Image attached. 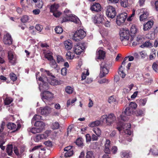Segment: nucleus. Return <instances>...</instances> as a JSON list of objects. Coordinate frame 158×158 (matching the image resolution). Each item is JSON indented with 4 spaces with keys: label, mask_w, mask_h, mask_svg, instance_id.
Returning <instances> with one entry per match:
<instances>
[{
    "label": "nucleus",
    "mask_w": 158,
    "mask_h": 158,
    "mask_svg": "<svg viewBox=\"0 0 158 158\" xmlns=\"http://www.w3.org/2000/svg\"><path fill=\"white\" fill-rule=\"evenodd\" d=\"M147 101V100L146 98L141 99L139 101V104L141 106H144L145 105Z\"/></svg>",
    "instance_id": "nucleus-55"
},
{
    "label": "nucleus",
    "mask_w": 158,
    "mask_h": 158,
    "mask_svg": "<svg viewBox=\"0 0 158 158\" xmlns=\"http://www.w3.org/2000/svg\"><path fill=\"white\" fill-rule=\"evenodd\" d=\"M76 144L78 146H81L83 144V142L81 139H78L76 141Z\"/></svg>",
    "instance_id": "nucleus-59"
},
{
    "label": "nucleus",
    "mask_w": 158,
    "mask_h": 158,
    "mask_svg": "<svg viewBox=\"0 0 158 158\" xmlns=\"http://www.w3.org/2000/svg\"><path fill=\"white\" fill-rule=\"evenodd\" d=\"M100 76L101 77H103L107 74L109 72L108 68L110 65L107 63L103 62L100 65Z\"/></svg>",
    "instance_id": "nucleus-5"
},
{
    "label": "nucleus",
    "mask_w": 158,
    "mask_h": 158,
    "mask_svg": "<svg viewBox=\"0 0 158 158\" xmlns=\"http://www.w3.org/2000/svg\"><path fill=\"white\" fill-rule=\"evenodd\" d=\"M110 141L109 139H106V143L105 144V148L104 151L106 154H105L102 156V158H110L109 155L106 154H109L110 153Z\"/></svg>",
    "instance_id": "nucleus-12"
},
{
    "label": "nucleus",
    "mask_w": 158,
    "mask_h": 158,
    "mask_svg": "<svg viewBox=\"0 0 158 158\" xmlns=\"http://www.w3.org/2000/svg\"><path fill=\"white\" fill-rule=\"evenodd\" d=\"M59 126V123L58 122H55L52 124L51 127L53 129H58Z\"/></svg>",
    "instance_id": "nucleus-47"
},
{
    "label": "nucleus",
    "mask_w": 158,
    "mask_h": 158,
    "mask_svg": "<svg viewBox=\"0 0 158 158\" xmlns=\"http://www.w3.org/2000/svg\"><path fill=\"white\" fill-rule=\"evenodd\" d=\"M85 48L84 43H78L74 48V51L77 55H80L83 52Z\"/></svg>",
    "instance_id": "nucleus-8"
},
{
    "label": "nucleus",
    "mask_w": 158,
    "mask_h": 158,
    "mask_svg": "<svg viewBox=\"0 0 158 158\" xmlns=\"http://www.w3.org/2000/svg\"><path fill=\"white\" fill-rule=\"evenodd\" d=\"M122 158H130L129 153L127 151H123L121 153Z\"/></svg>",
    "instance_id": "nucleus-33"
},
{
    "label": "nucleus",
    "mask_w": 158,
    "mask_h": 158,
    "mask_svg": "<svg viewBox=\"0 0 158 158\" xmlns=\"http://www.w3.org/2000/svg\"><path fill=\"white\" fill-rule=\"evenodd\" d=\"M118 122L117 124L116 129L119 131L122 130H123L124 132L129 135H131V131L130 130L131 127V124L129 123H126L123 122Z\"/></svg>",
    "instance_id": "nucleus-3"
},
{
    "label": "nucleus",
    "mask_w": 158,
    "mask_h": 158,
    "mask_svg": "<svg viewBox=\"0 0 158 158\" xmlns=\"http://www.w3.org/2000/svg\"><path fill=\"white\" fill-rule=\"evenodd\" d=\"M107 118V114L103 115L100 118V122H104V121H106V119Z\"/></svg>",
    "instance_id": "nucleus-58"
},
{
    "label": "nucleus",
    "mask_w": 158,
    "mask_h": 158,
    "mask_svg": "<svg viewBox=\"0 0 158 158\" xmlns=\"http://www.w3.org/2000/svg\"><path fill=\"white\" fill-rule=\"evenodd\" d=\"M153 69L156 72L158 70V61H156L152 65Z\"/></svg>",
    "instance_id": "nucleus-51"
},
{
    "label": "nucleus",
    "mask_w": 158,
    "mask_h": 158,
    "mask_svg": "<svg viewBox=\"0 0 158 158\" xmlns=\"http://www.w3.org/2000/svg\"><path fill=\"white\" fill-rule=\"evenodd\" d=\"M65 49L68 50L71 49L72 47V43L70 40H67L64 43Z\"/></svg>",
    "instance_id": "nucleus-22"
},
{
    "label": "nucleus",
    "mask_w": 158,
    "mask_h": 158,
    "mask_svg": "<svg viewBox=\"0 0 158 158\" xmlns=\"http://www.w3.org/2000/svg\"><path fill=\"white\" fill-rule=\"evenodd\" d=\"M140 55L142 58H144L147 55L146 52L144 51H143L141 52H140Z\"/></svg>",
    "instance_id": "nucleus-61"
},
{
    "label": "nucleus",
    "mask_w": 158,
    "mask_h": 158,
    "mask_svg": "<svg viewBox=\"0 0 158 158\" xmlns=\"http://www.w3.org/2000/svg\"><path fill=\"white\" fill-rule=\"evenodd\" d=\"M105 52L104 51L99 50L96 52V56L98 59H103L105 56Z\"/></svg>",
    "instance_id": "nucleus-21"
},
{
    "label": "nucleus",
    "mask_w": 158,
    "mask_h": 158,
    "mask_svg": "<svg viewBox=\"0 0 158 158\" xmlns=\"http://www.w3.org/2000/svg\"><path fill=\"white\" fill-rule=\"evenodd\" d=\"M101 6L98 3L93 4L91 7L90 9L92 11L98 12L100 11Z\"/></svg>",
    "instance_id": "nucleus-19"
},
{
    "label": "nucleus",
    "mask_w": 158,
    "mask_h": 158,
    "mask_svg": "<svg viewBox=\"0 0 158 158\" xmlns=\"http://www.w3.org/2000/svg\"><path fill=\"white\" fill-rule=\"evenodd\" d=\"M35 29L37 30L41 31L43 29V27L42 25L37 24L35 26Z\"/></svg>",
    "instance_id": "nucleus-62"
},
{
    "label": "nucleus",
    "mask_w": 158,
    "mask_h": 158,
    "mask_svg": "<svg viewBox=\"0 0 158 158\" xmlns=\"http://www.w3.org/2000/svg\"><path fill=\"white\" fill-rule=\"evenodd\" d=\"M86 35V33L84 30L80 29L74 34L73 39L76 41H79L80 40L83 39Z\"/></svg>",
    "instance_id": "nucleus-7"
},
{
    "label": "nucleus",
    "mask_w": 158,
    "mask_h": 158,
    "mask_svg": "<svg viewBox=\"0 0 158 158\" xmlns=\"http://www.w3.org/2000/svg\"><path fill=\"white\" fill-rule=\"evenodd\" d=\"M100 124V120H97L90 123L89 124V126L90 127H95L98 126Z\"/></svg>",
    "instance_id": "nucleus-29"
},
{
    "label": "nucleus",
    "mask_w": 158,
    "mask_h": 158,
    "mask_svg": "<svg viewBox=\"0 0 158 158\" xmlns=\"http://www.w3.org/2000/svg\"><path fill=\"white\" fill-rule=\"evenodd\" d=\"M127 17V14L125 12L122 13L117 16L116 21L117 24L120 26L125 22Z\"/></svg>",
    "instance_id": "nucleus-10"
},
{
    "label": "nucleus",
    "mask_w": 158,
    "mask_h": 158,
    "mask_svg": "<svg viewBox=\"0 0 158 158\" xmlns=\"http://www.w3.org/2000/svg\"><path fill=\"white\" fill-rule=\"evenodd\" d=\"M66 57L67 59H72L74 58V56L73 53L68 52L66 54Z\"/></svg>",
    "instance_id": "nucleus-40"
},
{
    "label": "nucleus",
    "mask_w": 158,
    "mask_h": 158,
    "mask_svg": "<svg viewBox=\"0 0 158 158\" xmlns=\"http://www.w3.org/2000/svg\"><path fill=\"white\" fill-rule=\"evenodd\" d=\"M86 158H94L93 152L91 151L87 152L86 153Z\"/></svg>",
    "instance_id": "nucleus-46"
},
{
    "label": "nucleus",
    "mask_w": 158,
    "mask_h": 158,
    "mask_svg": "<svg viewBox=\"0 0 158 158\" xmlns=\"http://www.w3.org/2000/svg\"><path fill=\"white\" fill-rule=\"evenodd\" d=\"M59 7L58 4H54L51 6L50 7V11L53 13L57 11V9Z\"/></svg>",
    "instance_id": "nucleus-30"
},
{
    "label": "nucleus",
    "mask_w": 158,
    "mask_h": 158,
    "mask_svg": "<svg viewBox=\"0 0 158 158\" xmlns=\"http://www.w3.org/2000/svg\"><path fill=\"white\" fill-rule=\"evenodd\" d=\"M153 46L152 44L149 41L146 42L144 44L141 45L140 47L141 48L144 47L151 48Z\"/></svg>",
    "instance_id": "nucleus-31"
},
{
    "label": "nucleus",
    "mask_w": 158,
    "mask_h": 158,
    "mask_svg": "<svg viewBox=\"0 0 158 158\" xmlns=\"http://www.w3.org/2000/svg\"><path fill=\"white\" fill-rule=\"evenodd\" d=\"M8 58L10 62L14 64L16 63V57L13 51H10L8 52Z\"/></svg>",
    "instance_id": "nucleus-14"
},
{
    "label": "nucleus",
    "mask_w": 158,
    "mask_h": 158,
    "mask_svg": "<svg viewBox=\"0 0 158 158\" xmlns=\"http://www.w3.org/2000/svg\"><path fill=\"white\" fill-rule=\"evenodd\" d=\"M123 69V66L121 65L120 67L119 68V72L118 73L121 77L122 78H124L125 77L126 74L124 73Z\"/></svg>",
    "instance_id": "nucleus-45"
},
{
    "label": "nucleus",
    "mask_w": 158,
    "mask_h": 158,
    "mask_svg": "<svg viewBox=\"0 0 158 158\" xmlns=\"http://www.w3.org/2000/svg\"><path fill=\"white\" fill-rule=\"evenodd\" d=\"M10 79L13 81H15L17 80V77L16 75L13 73H11L10 74Z\"/></svg>",
    "instance_id": "nucleus-54"
},
{
    "label": "nucleus",
    "mask_w": 158,
    "mask_h": 158,
    "mask_svg": "<svg viewBox=\"0 0 158 158\" xmlns=\"http://www.w3.org/2000/svg\"><path fill=\"white\" fill-rule=\"evenodd\" d=\"M153 25V21H149L143 25V30L144 31H148L150 30Z\"/></svg>",
    "instance_id": "nucleus-18"
},
{
    "label": "nucleus",
    "mask_w": 158,
    "mask_h": 158,
    "mask_svg": "<svg viewBox=\"0 0 158 158\" xmlns=\"http://www.w3.org/2000/svg\"><path fill=\"white\" fill-rule=\"evenodd\" d=\"M137 29L136 28L135 26L132 25L130 29V35L131 37L130 40L131 41H132L133 40V38L135 34L137 32Z\"/></svg>",
    "instance_id": "nucleus-23"
},
{
    "label": "nucleus",
    "mask_w": 158,
    "mask_h": 158,
    "mask_svg": "<svg viewBox=\"0 0 158 158\" xmlns=\"http://www.w3.org/2000/svg\"><path fill=\"white\" fill-rule=\"evenodd\" d=\"M98 83L100 84H102L104 83H108L109 82L108 80L106 78H103L98 81Z\"/></svg>",
    "instance_id": "nucleus-57"
},
{
    "label": "nucleus",
    "mask_w": 158,
    "mask_h": 158,
    "mask_svg": "<svg viewBox=\"0 0 158 158\" xmlns=\"http://www.w3.org/2000/svg\"><path fill=\"white\" fill-rule=\"evenodd\" d=\"M115 99L114 98L113 96H111L109 98L108 102L109 103H111L115 102Z\"/></svg>",
    "instance_id": "nucleus-63"
},
{
    "label": "nucleus",
    "mask_w": 158,
    "mask_h": 158,
    "mask_svg": "<svg viewBox=\"0 0 158 158\" xmlns=\"http://www.w3.org/2000/svg\"><path fill=\"white\" fill-rule=\"evenodd\" d=\"M139 14L141 15L139 17L140 20L143 21L146 19L149 15L148 10L145 8H142L140 10Z\"/></svg>",
    "instance_id": "nucleus-13"
},
{
    "label": "nucleus",
    "mask_w": 158,
    "mask_h": 158,
    "mask_svg": "<svg viewBox=\"0 0 158 158\" xmlns=\"http://www.w3.org/2000/svg\"><path fill=\"white\" fill-rule=\"evenodd\" d=\"M137 105L135 103L131 102L129 104V106L128 107L129 108H131L132 110L133 109H135L137 107Z\"/></svg>",
    "instance_id": "nucleus-52"
},
{
    "label": "nucleus",
    "mask_w": 158,
    "mask_h": 158,
    "mask_svg": "<svg viewBox=\"0 0 158 158\" xmlns=\"http://www.w3.org/2000/svg\"><path fill=\"white\" fill-rule=\"evenodd\" d=\"M143 80L144 81L145 84L147 85L150 84L152 81V78H148V79H144Z\"/></svg>",
    "instance_id": "nucleus-53"
},
{
    "label": "nucleus",
    "mask_w": 158,
    "mask_h": 158,
    "mask_svg": "<svg viewBox=\"0 0 158 158\" xmlns=\"http://www.w3.org/2000/svg\"><path fill=\"white\" fill-rule=\"evenodd\" d=\"M33 124H34V125L42 131L44 128V126H45L44 123L41 121H37L35 122H34Z\"/></svg>",
    "instance_id": "nucleus-20"
},
{
    "label": "nucleus",
    "mask_w": 158,
    "mask_h": 158,
    "mask_svg": "<svg viewBox=\"0 0 158 158\" xmlns=\"http://www.w3.org/2000/svg\"><path fill=\"white\" fill-rule=\"evenodd\" d=\"M53 53L50 51H47L45 54L44 57L48 60L50 61L53 59L52 56Z\"/></svg>",
    "instance_id": "nucleus-27"
},
{
    "label": "nucleus",
    "mask_w": 158,
    "mask_h": 158,
    "mask_svg": "<svg viewBox=\"0 0 158 158\" xmlns=\"http://www.w3.org/2000/svg\"><path fill=\"white\" fill-rule=\"evenodd\" d=\"M12 99L10 98L7 97L4 100V103L6 105H8L13 101Z\"/></svg>",
    "instance_id": "nucleus-42"
},
{
    "label": "nucleus",
    "mask_w": 158,
    "mask_h": 158,
    "mask_svg": "<svg viewBox=\"0 0 158 158\" xmlns=\"http://www.w3.org/2000/svg\"><path fill=\"white\" fill-rule=\"evenodd\" d=\"M69 10H65L64 11L65 16L62 19L61 23L67 22L68 21H71L77 24H79L80 23V21L79 19L76 16L69 14Z\"/></svg>",
    "instance_id": "nucleus-2"
},
{
    "label": "nucleus",
    "mask_w": 158,
    "mask_h": 158,
    "mask_svg": "<svg viewBox=\"0 0 158 158\" xmlns=\"http://www.w3.org/2000/svg\"><path fill=\"white\" fill-rule=\"evenodd\" d=\"M36 6L39 8H42L43 6V2L42 0H39L38 2H37Z\"/></svg>",
    "instance_id": "nucleus-56"
},
{
    "label": "nucleus",
    "mask_w": 158,
    "mask_h": 158,
    "mask_svg": "<svg viewBox=\"0 0 158 158\" xmlns=\"http://www.w3.org/2000/svg\"><path fill=\"white\" fill-rule=\"evenodd\" d=\"M29 19V17L27 15H25L22 17L21 20L22 23H25L28 22Z\"/></svg>",
    "instance_id": "nucleus-43"
},
{
    "label": "nucleus",
    "mask_w": 158,
    "mask_h": 158,
    "mask_svg": "<svg viewBox=\"0 0 158 158\" xmlns=\"http://www.w3.org/2000/svg\"><path fill=\"white\" fill-rule=\"evenodd\" d=\"M41 119V116L39 115L35 114L32 118L31 120V123L33 124L34 122H35L36 121L38 120H40Z\"/></svg>",
    "instance_id": "nucleus-37"
},
{
    "label": "nucleus",
    "mask_w": 158,
    "mask_h": 158,
    "mask_svg": "<svg viewBox=\"0 0 158 158\" xmlns=\"http://www.w3.org/2000/svg\"><path fill=\"white\" fill-rule=\"evenodd\" d=\"M128 107H127L125 110L124 112L122 113L120 115V119L119 118L118 122L119 121L121 122L127 121L128 119V116H131L133 112V110Z\"/></svg>",
    "instance_id": "nucleus-4"
},
{
    "label": "nucleus",
    "mask_w": 158,
    "mask_h": 158,
    "mask_svg": "<svg viewBox=\"0 0 158 158\" xmlns=\"http://www.w3.org/2000/svg\"><path fill=\"white\" fill-rule=\"evenodd\" d=\"M40 113L42 114L47 115L49 114L51 110V108L49 106H46L44 107H40Z\"/></svg>",
    "instance_id": "nucleus-17"
},
{
    "label": "nucleus",
    "mask_w": 158,
    "mask_h": 158,
    "mask_svg": "<svg viewBox=\"0 0 158 158\" xmlns=\"http://www.w3.org/2000/svg\"><path fill=\"white\" fill-rule=\"evenodd\" d=\"M150 152H151L154 156H157L158 155V150L154 146L150 149Z\"/></svg>",
    "instance_id": "nucleus-32"
},
{
    "label": "nucleus",
    "mask_w": 158,
    "mask_h": 158,
    "mask_svg": "<svg viewBox=\"0 0 158 158\" xmlns=\"http://www.w3.org/2000/svg\"><path fill=\"white\" fill-rule=\"evenodd\" d=\"M89 73L88 71L87 72L86 74L85 73H83L81 76V80L83 81L86 78V76H88L89 75Z\"/></svg>",
    "instance_id": "nucleus-60"
},
{
    "label": "nucleus",
    "mask_w": 158,
    "mask_h": 158,
    "mask_svg": "<svg viewBox=\"0 0 158 158\" xmlns=\"http://www.w3.org/2000/svg\"><path fill=\"white\" fill-rule=\"evenodd\" d=\"M109 31L108 30L103 28L100 30V33L102 37H105L108 35Z\"/></svg>",
    "instance_id": "nucleus-28"
},
{
    "label": "nucleus",
    "mask_w": 158,
    "mask_h": 158,
    "mask_svg": "<svg viewBox=\"0 0 158 158\" xmlns=\"http://www.w3.org/2000/svg\"><path fill=\"white\" fill-rule=\"evenodd\" d=\"M12 41L13 40L10 35L7 33L4 35L3 42L5 44L8 45H11L12 44Z\"/></svg>",
    "instance_id": "nucleus-15"
},
{
    "label": "nucleus",
    "mask_w": 158,
    "mask_h": 158,
    "mask_svg": "<svg viewBox=\"0 0 158 158\" xmlns=\"http://www.w3.org/2000/svg\"><path fill=\"white\" fill-rule=\"evenodd\" d=\"M156 50L154 49H152V52L150 55V59L152 60L156 57Z\"/></svg>",
    "instance_id": "nucleus-39"
},
{
    "label": "nucleus",
    "mask_w": 158,
    "mask_h": 158,
    "mask_svg": "<svg viewBox=\"0 0 158 158\" xmlns=\"http://www.w3.org/2000/svg\"><path fill=\"white\" fill-rule=\"evenodd\" d=\"M65 90L67 93L70 94L73 93V88L71 87L67 86L66 87Z\"/></svg>",
    "instance_id": "nucleus-49"
},
{
    "label": "nucleus",
    "mask_w": 158,
    "mask_h": 158,
    "mask_svg": "<svg viewBox=\"0 0 158 158\" xmlns=\"http://www.w3.org/2000/svg\"><path fill=\"white\" fill-rule=\"evenodd\" d=\"M27 150V148L26 146L24 145H23L21 147L20 152L22 154L24 152L26 151Z\"/></svg>",
    "instance_id": "nucleus-64"
},
{
    "label": "nucleus",
    "mask_w": 158,
    "mask_h": 158,
    "mask_svg": "<svg viewBox=\"0 0 158 158\" xmlns=\"http://www.w3.org/2000/svg\"><path fill=\"white\" fill-rule=\"evenodd\" d=\"M50 133V131H47L44 134H38L34 138V140L36 142H38L40 140L46 139Z\"/></svg>",
    "instance_id": "nucleus-11"
},
{
    "label": "nucleus",
    "mask_w": 158,
    "mask_h": 158,
    "mask_svg": "<svg viewBox=\"0 0 158 158\" xmlns=\"http://www.w3.org/2000/svg\"><path fill=\"white\" fill-rule=\"evenodd\" d=\"M12 149L13 146L12 145H9L7 146L6 148V150L9 155L10 156L11 155L13 151Z\"/></svg>",
    "instance_id": "nucleus-34"
},
{
    "label": "nucleus",
    "mask_w": 158,
    "mask_h": 158,
    "mask_svg": "<svg viewBox=\"0 0 158 158\" xmlns=\"http://www.w3.org/2000/svg\"><path fill=\"white\" fill-rule=\"evenodd\" d=\"M121 5L124 7H127L128 6V4L127 0H121L120 1Z\"/></svg>",
    "instance_id": "nucleus-41"
},
{
    "label": "nucleus",
    "mask_w": 158,
    "mask_h": 158,
    "mask_svg": "<svg viewBox=\"0 0 158 158\" xmlns=\"http://www.w3.org/2000/svg\"><path fill=\"white\" fill-rule=\"evenodd\" d=\"M119 34L120 39L121 41L124 40H128L129 39L130 34L128 28H121Z\"/></svg>",
    "instance_id": "nucleus-6"
},
{
    "label": "nucleus",
    "mask_w": 158,
    "mask_h": 158,
    "mask_svg": "<svg viewBox=\"0 0 158 158\" xmlns=\"http://www.w3.org/2000/svg\"><path fill=\"white\" fill-rule=\"evenodd\" d=\"M7 127L9 129L15 130L16 128V126L13 123H9L7 125Z\"/></svg>",
    "instance_id": "nucleus-36"
},
{
    "label": "nucleus",
    "mask_w": 158,
    "mask_h": 158,
    "mask_svg": "<svg viewBox=\"0 0 158 158\" xmlns=\"http://www.w3.org/2000/svg\"><path fill=\"white\" fill-rule=\"evenodd\" d=\"M93 131L98 136H99L101 134V131L99 128H94L93 129Z\"/></svg>",
    "instance_id": "nucleus-35"
},
{
    "label": "nucleus",
    "mask_w": 158,
    "mask_h": 158,
    "mask_svg": "<svg viewBox=\"0 0 158 158\" xmlns=\"http://www.w3.org/2000/svg\"><path fill=\"white\" fill-rule=\"evenodd\" d=\"M57 62L58 63H62L64 62V60L62 57L60 55H58L56 56Z\"/></svg>",
    "instance_id": "nucleus-48"
},
{
    "label": "nucleus",
    "mask_w": 158,
    "mask_h": 158,
    "mask_svg": "<svg viewBox=\"0 0 158 158\" xmlns=\"http://www.w3.org/2000/svg\"><path fill=\"white\" fill-rule=\"evenodd\" d=\"M27 131L28 132H31L33 134H36L41 132L42 131L38 128L36 127H29L28 128Z\"/></svg>",
    "instance_id": "nucleus-26"
},
{
    "label": "nucleus",
    "mask_w": 158,
    "mask_h": 158,
    "mask_svg": "<svg viewBox=\"0 0 158 158\" xmlns=\"http://www.w3.org/2000/svg\"><path fill=\"white\" fill-rule=\"evenodd\" d=\"M38 80L42 82V83L39 85L40 91H42L40 94L41 99L45 103L52 101L53 98L54 94L48 91H46V90L49 88L48 83L54 85L58 84V81L48 71H45L44 73L42 74V77L38 78Z\"/></svg>",
    "instance_id": "nucleus-1"
},
{
    "label": "nucleus",
    "mask_w": 158,
    "mask_h": 158,
    "mask_svg": "<svg viewBox=\"0 0 158 158\" xmlns=\"http://www.w3.org/2000/svg\"><path fill=\"white\" fill-rule=\"evenodd\" d=\"M104 18L102 15H98L95 17L94 22L97 23H102Z\"/></svg>",
    "instance_id": "nucleus-24"
},
{
    "label": "nucleus",
    "mask_w": 158,
    "mask_h": 158,
    "mask_svg": "<svg viewBox=\"0 0 158 158\" xmlns=\"http://www.w3.org/2000/svg\"><path fill=\"white\" fill-rule=\"evenodd\" d=\"M106 14L107 16L110 18H114L116 15V11L114 7L112 6H109L106 7Z\"/></svg>",
    "instance_id": "nucleus-9"
},
{
    "label": "nucleus",
    "mask_w": 158,
    "mask_h": 158,
    "mask_svg": "<svg viewBox=\"0 0 158 158\" xmlns=\"http://www.w3.org/2000/svg\"><path fill=\"white\" fill-rule=\"evenodd\" d=\"M50 61V65L54 69H56L57 67V64L55 60L53 59Z\"/></svg>",
    "instance_id": "nucleus-38"
},
{
    "label": "nucleus",
    "mask_w": 158,
    "mask_h": 158,
    "mask_svg": "<svg viewBox=\"0 0 158 158\" xmlns=\"http://www.w3.org/2000/svg\"><path fill=\"white\" fill-rule=\"evenodd\" d=\"M116 120V117L114 114L110 113L107 115L106 124L109 126L111 125L112 123Z\"/></svg>",
    "instance_id": "nucleus-16"
},
{
    "label": "nucleus",
    "mask_w": 158,
    "mask_h": 158,
    "mask_svg": "<svg viewBox=\"0 0 158 158\" xmlns=\"http://www.w3.org/2000/svg\"><path fill=\"white\" fill-rule=\"evenodd\" d=\"M55 30L57 34H60L63 31L62 27L60 26H57L56 27L55 29Z\"/></svg>",
    "instance_id": "nucleus-50"
},
{
    "label": "nucleus",
    "mask_w": 158,
    "mask_h": 158,
    "mask_svg": "<svg viewBox=\"0 0 158 158\" xmlns=\"http://www.w3.org/2000/svg\"><path fill=\"white\" fill-rule=\"evenodd\" d=\"M73 154V149H70L69 151L67 152L64 154V156L66 157H69L72 156Z\"/></svg>",
    "instance_id": "nucleus-44"
},
{
    "label": "nucleus",
    "mask_w": 158,
    "mask_h": 158,
    "mask_svg": "<svg viewBox=\"0 0 158 158\" xmlns=\"http://www.w3.org/2000/svg\"><path fill=\"white\" fill-rule=\"evenodd\" d=\"M145 110L143 109H138L134 112L135 114L137 116L142 117L144 115Z\"/></svg>",
    "instance_id": "nucleus-25"
}]
</instances>
